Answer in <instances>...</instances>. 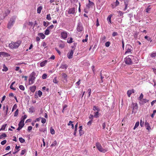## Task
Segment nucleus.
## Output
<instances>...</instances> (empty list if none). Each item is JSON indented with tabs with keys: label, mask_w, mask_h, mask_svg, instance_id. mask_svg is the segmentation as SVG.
I'll return each mask as SVG.
<instances>
[{
	"label": "nucleus",
	"mask_w": 156,
	"mask_h": 156,
	"mask_svg": "<svg viewBox=\"0 0 156 156\" xmlns=\"http://www.w3.org/2000/svg\"><path fill=\"white\" fill-rule=\"evenodd\" d=\"M21 42L18 41L16 42H12L9 44V48L11 49H13L18 48L21 44Z\"/></svg>",
	"instance_id": "2"
},
{
	"label": "nucleus",
	"mask_w": 156,
	"mask_h": 156,
	"mask_svg": "<svg viewBox=\"0 0 156 156\" xmlns=\"http://www.w3.org/2000/svg\"><path fill=\"white\" fill-rule=\"evenodd\" d=\"M124 3L125 5H128V1L127 0H125Z\"/></svg>",
	"instance_id": "63"
},
{
	"label": "nucleus",
	"mask_w": 156,
	"mask_h": 156,
	"mask_svg": "<svg viewBox=\"0 0 156 156\" xmlns=\"http://www.w3.org/2000/svg\"><path fill=\"white\" fill-rule=\"evenodd\" d=\"M99 111H97V112H95L94 113V117L95 118H98L100 115V114H99Z\"/></svg>",
	"instance_id": "23"
},
{
	"label": "nucleus",
	"mask_w": 156,
	"mask_h": 156,
	"mask_svg": "<svg viewBox=\"0 0 156 156\" xmlns=\"http://www.w3.org/2000/svg\"><path fill=\"white\" fill-rule=\"evenodd\" d=\"M36 86H33L30 87V89L31 92H34L35 91L36 89Z\"/></svg>",
	"instance_id": "17"
},
{
	"label": "nucleus",
	"mask_w": 156,
	"mask_h": 156,
	"mask_svg": "<svg viewBox=\"0 0 156 156\" xmlns=\"http://www.w3.org/2000/svg\"><path fill=\"white\" fill-rule=\"evenodd\" d=\"M50 133L52 134H54L55 133V131L52 128L50 129Z\"/></svg>",
	"instance_id": "51"
},
{
	"label": "nucleus",
	"mask_w": 156,
	"mask_h": 156,
	"mask_svg": "<svg viewBox=\"0 0 156 156\" xmlns=\"http://www.w3.org/2000/svg\"><path fill=\"white\" fill-rule=\"evenodd\" d=\"M100 75L101 81V83H102L103 82V79L104 78V77L102 75V74L101 73H100Z\"/></svg>",
	"instance_id": "59"
},
{
	"label": "nucleus",
	"mask_w": 156,
	"mask_h": 156,
	"mask_svg": "<svg viewBox=\"0 0 156 156\" xmlns=\"http://www.w3.org/2000/svg\"><path fill=\"white\" fill-rule=\"evenodd\" d=\"M35 78L30 76L29 79V85H31L33 84L34 82Z\"/></svg>",
	"instance_id": "11"
},
{
	"label": "nucleus",
	"mask_w": 156,
	"mask_h": 156,
	"mask_svg": "<svg viewBox=\"0 0 156 156\" xmlns=\"http://www.w3.org/2000/svg\"><path fill=\"white\" fill-rule=\"evenodd\" d=\"M132 105L133 107V112L136 111V110L138 109V107L137 104L136 103H132Z\"/></svg>",
	"instance_id": "10"
},
{
	"label": "nucleus",
	"mask_w": 156,
	"mask_h": 156,
	"mask_svg": "<svg viewBox=\"0 0 156 156\" xmlns=\"http://www.w3.org/2000/svg\"><path fill=\"white\" fill-rule=\"evenodd\" d=\"M133 47L129 44H127L126 45V51L125 53V55L128 54H131L133 52Z\"/></svg>",
	"instance_id": "5"
},
{
	"label": "nucleus",
	"mask_w": 156,
	"mask_h": 156,
	"mask_svg": "<svg viewBox=\"0 0 156 156\" xmlns=\"http://www.w3.org/2000/svg\"><path fill=\"white\" fill-rule=\"evenodd\" d=\"M6 136V135L4 133H3L0 136V139H2L4 137H5Z\"/></svg>",
	"instance_id": "44"
},
{
	"label": "nucleus",
	"mask_w": 156,
	"mask_h": 156,
	"mask_svg": "<svg viewBox=\"0 0 156 156\" xmlns=\"http://www.w3.org/2000/svg\"><path fill=\"white\" fill-rule=\"evenodd\" d=\"M73 42V38L70 37L68 38L67 42L68 43H71Z\"/></svg>",
	"instance_id": "30"
},
{
	"label": "nucleus",
	"mask_w": 156,
	"mask_h": 156,
	"mask_svg": "<svg viewBox=\"0 0 156 156\" xmlns=\"http://www.w3.org/2000/svg\"><path fill=\"white\" fill-rule=\"evenodd\" d=\"M27 116L26 115H24L23 116H22L21 119V121H23L24 122V120L27 118Z\"/></svg>",
	"instance_id": "42"
},
{
	"label": "nucleus",
	"mask_w": 156,
	"mask_h": 156,
	"mask_svg": "<svg viewBox=\"0 0 156 156\" xmlns=\"http://www.w3.org/2000/svg\"><path fill=\"white\" fill-rule=\"evenodd\" d=\"M119 4V2L117 0H116L115 2L113 3L112 4V8H114L115 7L118 5Z\"/></svg>",
	"instance_id": "12"
},
{
	"label": "nucleus",
	"mask_w": 156,
	"mask_h": 156,
	"mask_svg": "<svg viewBox=\"0 0 156 156\" xmlns=\"http://www.w3.org/2000/svg\"><path fill=\"white\" fill-rule=\"evenodd\" d=\"M3 110H4L6 109V115L7 113L8 109V106H7L6 107H5V106H4L3 107Z\"/></svg>",
	"instance_id": "38"
},
{
	"label": "nucleus",
	"mask_w": 156,
	"mask_h": 156,
	"mask_svg": "<svg viewBox=\"0 0 156 156\" xmlns=\"http://www.w3.org/2000/svg\"><path fill=\"white\" fill-rule=\"evenodd\" d=\"M53 82L55 83H58V80H57V79H56V77H55V78L53 80Z\"/></svg>",
	"instance_id": "57"
},
{
	"label": "nucleus",
	"mask_w": 156,
	"mask_h": 156,
	"mask_svg": "<svg viewBox=\"0 0 156 156\" xmlns=\"http://www.w3.org/2000/svg\"><path fill=\"white\" fill-rule=\"evenodd\" d=\"M30 76L34 78H36V73L34 72H32L31 73Z\"/></svg>",
	"instance_id": "33"
},
{
	"label": "nucleus",
	"mask_w": 156,
	"mask_h": 156,
	"mask_svg": "<svg viewBox=\"0 0 156 156\" xmlns=\"http://www.w3.org/2000/svg\"><path fill=\"white\" fill-rule=\"evenodd\" d=\"M19 88L22 90H25V87L24 86L22 85H20L19 87Z\"/></svg>",
	"instance_id": "43"
},
{
	"label": "nucleus",
	"mask_w": 156,
	"mask_h": 156,
	"mask_svg": "<svg viewBox=\"0 0 156 156\" xmlns=\"http://www.w3.org/2000/svg\"><path fill=\"white\" fill-rule=\"evenodd\" d=\"M68 32L63 30H61L60 31V38L66 40L67 37Z\"/></svg>",
	"instance_id": "6"
},
{
	"label": "nucleus",
	"mask_w": 156,
	"mask_h": 156,
	"mask_svg": "<svg viewBox=\"0 0 156 156\" xmlns=\"http://www.w3.org/2000/svg\"><path fill=\"white\" fill-rule=\"evenodd\" d=\"M6 142H7L6 140H4L2 141L1 142V144L2 145H4L6 143Z\"/></svg>",
	"instance_id": "58"
},
{
	"label": "nucleus",
	"mask_w": 156,
	"mask_h": 156,
	"mask_svg": "<svg viewBox=\"0 0 156 156\" xmlns=\"http://www.w3.org/2000/svg\"><path fill=\"white\" fill-rule=\"evenodd\" d=\"M69 14H72L75 15L76 12L75 9L74 8H71L68 9L67 11Z\"/></svg>",
	"instance_id": "8"
},
{
	"label": "nucleus",
	"mask_w": 156,
	"mask_h": 156,
	"mask_svg": "<svg viewBox=\"0 0 156 156\" xmlns=\"http://www.w3.org/2000/svg\"><path fill=\"white\" fill-rule=\"evenodd\" d=\"M10 11L9 10H6L3 14V16L5 18L10 13Z\"/></svg>",
	"instance_id": "19"
},
{
	"label": "nucleus",
	"mask_w": 156,
	"mask_h": 156,
	"mask_svg": "<svg viewBox=\"0 0 156 156\" xmlns=\"http://www.w3.org/2000/svg\"><path fill=\"white\" fill-rule=\"evenodd\" d=\"M44 34L46 35H49L50 34V31L48 30V29H46L45 31Z\"/></svg>",
	"instance_id": "49"
},
{
	"label": "nucleus",
	"mask_w": 156,
	"mask_h": 156,
	"mask_svg": "<svg viewBox=\"0 0 156 156\" xmlns=\"http://www.w3.org/2000/svg\"><path fill=\"white\" fill-rule=\"evenodd\" d=\"M25 150H22L21 151V153H20V155H23L25 154Z\"/></svg>",
	"instance_id": "61"
},
{
	"label": "nucleus",
	"mask_w": 156,
	"mask_h": 156,
	"mask_svg": "<svg viewBox=\"0 0 156 156\" xmlns=\"http://www.w3.org/2000/svg\"><path fill=\"white\" fill-rule=\"evenodd\" d=\"M145 126L146 129L148 131H150L151 130V127L150 126L149 123L148 122H146V121L145 123Z\"/></svg>",
	"instance_id": "13"
},
{
	"label": "nucleus",
	"mask_w": 156,
	"mask_h": 156,
	"mask_svg": "<svg viewBox=\"0 0 156 156\" xmlns=\"http://www.w3.org/2000/svg\"><path fill=\"white\" fill-rule=\"evenodd\" d=\"M46 122V119L44 118H41V122L42 123H45Z\"/></svg>",
	"instance_id": "46"
},
{
	"label": "nucleus",
	"mask_w": 156,
	"mask_h": 156,
	"mask_svg": "<svg viewBox=\"0 0 156 156\" xmlns=\"http://www.w3.org/2000/svg\"><path fill=\"white\" fill-rule=\"evenodd\" d=\"M19 140L21 143H23L25 142V140L22 137H20L19 138Z\"/></svg>",
	"instance_id": "41"
},
{
	"label": "nucleus",
	"mask_w": 156,
	"mask_h": 156,
	"mask_svg": "<svg viewBox=\"0 0 156 156\" xmlns=\"http://www.w3.org/2000/svg\"><path fill=\"white\" fill-rule=\"evenodd\" d=\"M47 62L48 61L47 60H45L44 61L41 62L40 64L41 66V67H43L46 64Z\"/></svg>",
	"instance_id": "18"
},
{
	"label": "nucleus",
	"mask_w": 156,
	"mask_h": 156,
	"mask_svg": "<svg viewBox=\"0 0 156 156\" xmlns=\"http://www.w3.org/2000/svg\"><path fill=\"white\" fill-rule=\"evenodd\" d=\"M7 125V124L6 123L4 124L1 127V128L0 129V130H4Z\"/></svg>",
	"instance_id": "29"
},
{
	"label": "nucleus",
	"mask_w": 156,
	"mask_h": 156,
	"mask_svg": "<svg viewBox=\"0 0 156 156\" xmlns=\"http://www.w3.org/2000/svg\"><path fill=\"white\" fill-rule=\"evenodd\" d=\"M79 134L80 136H81L83 134V132L82 130H79Z\"/></svg>",
	"instance_id": "62"
},
{
	"label": "nucleus",
	"mask_w": 156,
	"mask_h": 156,
	"mask_svg": "<svg viewBox=\"0 0 156 156\" xmlns=\"http://www.w3.org/2000/svg\"><path fill=\"white\" fill-rule=\"evenodd\" d=\"M43 9L42 6H40L37 8V11L38 13L40 14L41 12V10Z\"/></svg>",
	"instance_id": "27"
},
{
	"label": "nucleus",
	"mask_w": 156,
	"mask_h": 156,
	"mask_svg": "<svg viewBox=\"0 0 156 156\" xmlns=\"http://www.w3.org/2000/svg\"><path fill=\"white\" fill-rule=\"evenodd\" d=\"M112 16V15H109L107 18V20L108 22V23L109 24H111L112 22L111 21V18Z\"/></svg>",
	"instance_id": "20"
},
{
	"label": "nucleus",
	"mask_w": 156,
	"mask_h": 156,
	"mask_svg": "<svg viewBox=\"0 0 156 156\" xmlns=\"http://www.w3.org/2000/svg\"><path fill=\"white\" fill-rule=\"evenodd\" d=\"M68 67V65L65 64H61L60 68L62 69H66Z\"/></svg>",
	"instance_id": "14"
},
{
	"label": "nucleus",
	"mask_w": 156,
	"mask_h": 156,
	"mask_svg": "<svg viewBox=\"0 0 156 156\" xmlns=\"http://www.w3.org/2000/svg\"><path fill=\"white\" fill-rule=\"evenodd\" d=\"M65 44L63 43L60 44L59 45V47L61 48H63L64 47Z\"/></svg>",
	"instance_id": "50"
},
{
	"label": "nucleus",
	"mask_w": 156,
	"mask_h": 156,
	"mask_svg": "<svg viewBox=\"0 0 156 156\" xmlns=\"http://www.w3.org/2000/svg\"><path fill=\"white\" fill-rule=\"evenodd\" d=\"M39 130L41 132H42L44 133H45L46 131V129H45L43 128L40 129Z\"/></svg>",
	"instance_id": "56"
},
{
	"label": "nucleus",
	"mask_w": 156,
	"mask_h": 156,
	"mask_svg": "<svg viewBox=\"0 0 156 156\" xmlns=\"http://www.w3.org/2000/svg\"><path fill=\"white\" fill-rule=\"evenodd\" d=\"M75 49L71 50L67 54V57L69 59H71L73 57V55L74 53V51Z\"/></svg>",
	"instance_id": "9"
},
{
	"label": "nucleus",
	"mask_w": 156,
	"mask_h": 156,
	"mask_svg": "<svg viewBox=\"0 0 156 156\" xmlns=\"http://www.w3.org/2000/svg\"><path fill=\"white\" fill-rule=\"evenodd\" d=\"M144 120H143L141 119L140 120V126L141 127L144 126Z\"/></svg>",
	"instance_id": "37"
},
{
	"label": "nucleus",
	"mask_w": 156,
	"mask_h": 156,
	"mask_svg": "<svg viewBox=\"0 0 156 156\" xmlns=\"http://www.w3.org/2000/svg\"><path fill=\"white\" fill-rule=\"evenodd\" d=\"M94 5H91L90 3H88V4L86 5V7L88 8L89 9L90 8L91 6L92 7Z\"/></svg>",
	"instance_id": "52"
},
{
	"label": "nucleus",
	"mask_w": 156,
	"mask_h": 156,
	"mask_svg": "<svg viewBox=\"0 0 156 156\" xmlns=\"http://www.w3.org/2000/svg\"><path fill=\"white\" fill-rule=\"evenodd\" d=\"M19 110L18 109L16 110L14 113V116H17L18 114Z\"/></svg>",
	"instance_id": "47"
},
{
	"label": "nucleus",
	"mask_w": 156,
	"mask_h": 156,
	"mask_svg": "<svg viewBox=\"0 0 156 156\" xmlns=\"http://www.w3.org/2000/svg\"><path fill=\"white\" fill-rule=\"evenodd\" d=\"M134 62V63H137L138 62V59L136 57L133 56L132 59V63Z\"/></svg>",
	"instance_id": "15"
},
{
	"label": "nucleus",
	"mask_w": 156,
	"mask_h": 156,
	"mask_svg": "<svg viewBox=\"0 0 156 156\" xmlns=\"http://www.w3.org/2000/svg\"><path fill=\"white\" fill-rule=\"evenodd\" d=\"M93 109L94 111H100V109L98 107L96 106H94L93 107Z\"/></svg>",
	"instance_id": "28"
},
{
	"label": "nucleus",
	"mask_w": 156,
	"mask_h": 156,
	"mask_svg": "<svg viewBox=\"0 0 156 156\" xmlns=\"http://www.w3.org/2000/svg\"><path fill=\"white\" fill-rule=\"evenodd\" d=\"M16 18V16H13L10 19L7 24V28L9 29H10L13 26L15 23Z\"/></svg>",
	"instance_id": "1"
},
{
	"label": "nucleus",
	"mask_w": 156,
	"mask_h": 156,
	"mask_svg": "<svg viewBox=\"0 0 156 156\" xmlns=\"http://www.w3.org/2000/svg\"><path fill=\"white\" fill-rule=\"evenodd\" d=\"M133 58V56L132 55H129L127 56L124 59V61L128 65H131L132 63V59Z\"/></svg>",
	"instance_id": "4"
},
{
	"label": "nucleus",
	"mask_w": 156,
	"mask_h": 156,
	"mask_svg": "<svg viewBox=\"0 0 156 156\" xmlns=\"http://www.w3.org/2000/svg\"><path fill=\"white\" fill-rule=\"evenodd\" d=\"M42 93L41 90H39L38 91V94L40 97H41L42 95Z\"/></svg>",
	"instance_id": "54"
},
{
	"label": "nucleus",
	"mask_w": 156,
	"mask_h": 156,
	"mask_svg": "<svg viewBox=\"0 0 156 156\" xmlns=\"http://www.w3.org/2000/svg\"><path fill=\"white\" fill-rule=\"evenodd\" d=\"M151 56L152 58L156 57V52H152L151 54Z\"/></svg>",
	"instance_id": "45"
},
{
	"label": "nucleus",
	"mask_w": 156,
	"mask_h": 156,
	"mask_svg": "<svg viewBox=\"0 0 156 156\" xmlns=\"http://www.w3.org/2000/svg\"><path fill=\"white\" fill-rule=\"evenodd\" d=\"M49 23L48 22L47 23L45 21H44L43 22V25L45 27H47L49 25Z\"/></svg>",
	"instance_id": "39"
},
{
	"label": "nucleus",
	"mask_w": 156,
	"mask_h": 156,
	"mask_svg": "<svg viewBox=\"0 0 156 156\" xmlns=\"http://www.w3.org/2000/svg\"><path fill=\"white\" fill-rule=\"evenodd\" d=\"M57 144V142L56 140H55L51 144L50 146L51 147H55Z\"/></svg>",
	"instance_id": "31"
},
{
	"label": "nucleus",
	"mask_w": 156,
	"mask_h": 156,
	"mask_svg": "<svg viewBox=\"0 0 156 156\" xmlns=\"http://www.w3.org/2000/svg\"><path fill=\"white\" fill-rule=\"evenodd\" d=\"M77 126H78V123H77L75 125V130H74V132L73 133V135L75 136H76V133Z\"/></svg>",
	"instance_id": "26"
},
{
	"label": "nucleus",
	"mask_w": 156,
	"mask_h": 156,
	"mask_svg": "<svg viewBox=\"0 0 156 156\" xmlns=\"http://www.w3.org/2000/svg\"><path fill=\"white\" fill-rule=\"evenodd\" d=\"M144 38L147 39L148 41H150V42H151L152 41V40H151V38L148 37L147 36H146L144 37Z\"/></svg>",
	"instance_id": "35"
},
{
	"label": "nucleus",
	"mask_w": 156,
	"mask_h": 156,
	"mask_svg": "<svg viewBox=\"0 0 156 156\" xmlns=\"http://www.w3.org/2000/svg\"><path fill=\"white\" fill-rule=\"evenodd\" d=\"M151 8L150 7V5L148 6L147 8L145 9V12H146L149 13V12L151 10Z\"/></svg>",
	"instance_id": "34"
},
{
	"label": "nucleus",
	"mask_w": 156,
	"mask_h": 156,
	"mask_svg": "<svg viewBox=\"0 0 156 156\" xmlns=\"http://www.w3.org/2000/svg\"><path fill=\"white\" fill-rule=\"evenodd\" d=\"M24 125V122L23 121H20L19 122L18 126L23 128Z\"/></svg>",
	"instance_id": "24"
},
{
	"label": "nucleus",
	"mask_w": 156,
	"mask_h": 156,
	"mask_svg": "<svg viewBox=\"0 0 156 156\" xmlns=\"http://www.w3.org/2000/svg\"><path fill=\"white\" fill-rule=\"evenodd\" d=\"M88 97H89L91 94V90L89 88L88 90Z\"/></svg>",
	"instance_id": "64"
},
{
	"label": "nucleus",
	"mask_w": 156,
	"mask_h": 156,
	"mask_svg": "<svg viewBox=\"0 0 156 156\" xmlns=\"http://www.w3.org/2000/svg\"><path fill=\"white\" fill-rule=\"evenodd\" d=\"M95 145L98 150L100 152L105 153L107 151V149L102 148L101 144L99 143H96Z\"/></svg>",
	"instance_id": "3"
},
{
	"label": "nucleus",
	"mask_w": 156,
	"mask_h": 156,
	"mask_svg": "<svg viewBox=\"0 0 156 156\" xmlns=\"http://www.w3.org/2000/svg\"><path fill=\"white\" fill-rule=\"evenodd\" d=\"M148 100L146 99H143L140 101V104L143 105L148 102Z\"/></svg>",
	"instance_id": "16"
},
{
	"label": "nucleus",
	"mask_w": 156,
	"mask_h": 156,
	"mask_svg": "<svg viewBox=\"0 0 156 156\" xmlns=\"http://www.w3.org/2000/svg\"><path fill=\"white\" fill-rule=\"evenodd\" d=\"M62 78L64 79L65 80H66L67 78V75L65 73H62Z\"/></svg>",
	"instance_id": "32"
},
{
	"label": "nucleus",
	"mask_w": 156,
	"mask_h": 156,
	"mask_svg": "<svg viewBox=\"0 0 156 156\" xmlns=\"http://www.w3.org/2000/svg\"><path fill=\"white\" fill-rule=\"evenodd\" d=\"M110 42H109V41H107L105 43V46L106 47H108L110 46Z\"/></svg>",
	"instance_id": "53"
},
{
	"label": "nucleus",
	"mask_w": 156,
	"mask_h": 156,
	"mask_svg": "<svg viewBox=\"0 0 156 156\" xmlns=\"http://www.w3.org/2000/svg\"><path fill=\"white\" fill-rule=\"evenodd\" d=\"M17 105L16 104H15L12 107V112H13L14 109H16L17 108Z\"/></svg>",
	"instance_id": "60"
},
{
	"label": "nucleus",
	"mask_w": 156,
	"mask_h": 156,
	"mask_svg": "<svg viewBox=\"0 0 156 156\" xmlns=\"http://www.w3.org/2000/svg\"><path fill=\"white\" fill-rule=\"evenodd\" d=\"M133 90H129L127 91V94L128 97H129L130 96L131 94L132 93H133Z\"/></svg>",
	"instance_id": "21"
},
{
	"label": "nucleus",
	"mask_w": 156,
	"mask_h": 156,
	"mask_svg": "<svg viewBox=\"0 0 156 156\" xmlns=\"http://www.w3.org/2000/svg\"><path fill=\"white\" fill-rule=\"evenodd\" d=\"M47 75L46 73L43 74L42 76V78L43 79H46L47 78Z\"/></svg>",
	"instance_id": "55"
},
{
	"label": "nucleus",
	"mask_w": 156,
	"mask_h": 156,
	"mask_svg": "<svg viewBox=\"0 0 156 156\" xmlns=\"http://www.w3.org/2000/svg\"><path fill=\"white\" fill-rule=\"evenodd\" d=\"M8 70V68L5 66V64H4L3 65V69H2V71L3 72H6Z\"/></svg>",
	"instance_id": "25"
},
{
	"label": "nucleus",
	"mask_w": 156,
	"mask_h": 156,
	"mask_svg": "<svg viewBox=\"0 0 156 156\" xmlns=\"http://www.w3.org/2000/svg\"><path fill=\"white\" fill-rule=\"evenodd\" d=\"M139 121L136 122L135 124V125L133 128V129H135L136 128H137L139 126Z\"/></svg>",
	"instance_id": "36"
},
{
	"label": "nucleus",
	"mask_w": 156,
	"mask_h": 156,
	"mask_svg": "<svg viewBox=\"0 0 156 156\" xmlns=\"http://www.w3.org/2000/svg\"><path fill=\"white\" fill-rule=\"evenodd\" d=\"M46 19L48 20H51V15L50 14H48L47 15Z\"/></svg>",
	"instance_id": "40"
},
{
	"label": "nucleus",
	"mask_w": 156,
	"mask_h": 156,
	"mask_svg": "<svg viewBox=\"0 0 156 156\" xmlns=\"http://www.w3.org/2000/svg\"><path fill=\"white\" fill-rule=\"evenodd\" d=\"M76 30L78 32H81L83 31V28L82 26V24L80 21L78 22Z\"/></svg>",
	"instance_id": "7"
},
{
	"label": "nucleus",
	"mask_w": 156,
	"mask_h": 156,
	"mask_svg": "<svg viewBox=\"0 0 156 156\" xmlns=\"http://www.w3.org/2000/svg\"><path fill=\"white\" fill-rule=\"evenodd\" d=\"M38 36L41 37L42 39H44L45 37V35L43 33H39L38 34Z\"/></svg>",
	"instance_id": "22"
},
{
	"label": "nucleus",
	"mask_w": 156,
	"mask_h": 156,
	"mask_svg": "<svg viewBox=\"0 0 156 156\" xmlns=\"http://www.w3.org/2000/svg\"><path fill=\"white\" fill-rule=\"evenodd\" d=\"M143 97H144V96H143V94L142 93H141L140 95V96L139 98H138L139 100L140 101L141 100L143 99Z\"/></svg>",
	"instance_id": "48"
}]
</instances>
